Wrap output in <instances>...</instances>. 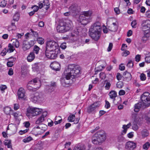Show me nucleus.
Listing matches in <instances>:
<instances>
[{
	"label": "nucleus",
	"mask_w": 150,
	"mask_h": 150,
	"mask_svg": "<svg viewBox=\"0 0 150 150\" xmlns=\"http://www.w3.org/2000/svg\"><path fill=\"white\" fill-rule=\"evenodd\" d=\"M132 128L134 130L136 131L139 128V127L137 124H136L135 122L134 123L132 126Z\"/></svg>",
	"instance_id": "603ef678"
},
{
	"label": "nucleus",
	"mask_w": 150,
	"mask_h": 150,
	"mask_svg": "<svg viewBox=\"0 0 150 150\" xmlns=\"http://www.w3.org/2000/svg\"><path fill=\"white\" fill-rule=\"evenodd\" d=\"M98 101L95 102L88 107L87 109V112L90 113L94 112L96 108L99 107L100 105Z\"/></svg>",
	"instance_id": "f8f14e48"
},
{
	"label": "nucleus",
	"mask_w": 150,
	"mask_h": 150,
	"mask_svg": "<svg viewBox=\"0 0 150 150\" xmlns=\"http://www.w3.org/2000/svg\"><path fill=\"white\" fill-rule=\"evenodd\" d=\"M30 100L34 103H38L42 102L44 99V94L41 92H36L31 95Z\"/></svg>",
	"instance_id": "0eeeda50"
},
{
	"label": "nucleus",
	"mask_w": 150,
	"mask_h": 150,
	"mask_svg": "<svg viewBox=\"0 0 150 150\" xmlns=\"http://www.w3.org/2000/svg\"><path fill=\"white\" fill-rule=\"evenodd\" d=\"M42 2L44 6H45V8L47 10L50 8V4L48 0H44Z\"/></svg>",
	"instance_id": "bb28decb"
},
{
	"label": "nucleus",
	"mask_w": 150,
	"mask_h": 150,
	"mask_svg": "<svg viewBox=\"0 0 150 150\" xmlns=\"http://www.w3.org/2000/svg\"><path fill=\"white\" fill-rule=\"evenodd\" d=\"M31 85H33L34 86L37 88V89H39L41 85V82L37 78H35L31 81H29L28 83L31 82Z\"/></svg>",
	"instance_id": "4468645a"
},
{
	"label": "nucleus",
	"mask_w": 150,
	"mask_h": 150,
	"mask_svg": "<svg viewBox=\"0 0 150 150\" xmlns=\"http://www.w3.org/2000/svg\"><path fill=\"white\" fill-rule=\"evenodd\" d=\"M140 78L142 81H145L146 79L145 75L144 73H142L140 75Z\"/></svg>",
	"instance_id": "864d4df0"
},
{
	"label": "nucleus",
	"mask_w": 150,
	"mask_h": 150,
	"mask_svg": "<svg viewBox=\"0 0 150 150\" xmlns=\"http://www.w3.org/2000/svg\"><path fill=\"white\" fill-rule=\"evenodd\" d=\"M110 107V105L109 103L107 101H105V107L107 108H109Z\"/></svg>",
	"instance_id": "338daca9"
},
{
	"label": "nucleus",
	"mask_w": 150,
	"mask_h": 150,
	"mask_svg": "<svg viewBox=\"0 0 150 150\" xmlns=\"http://www.w3.org/2000/svg\"><path fill=\"white\" fill-rule=\"evenodd\" d=\"M123 75L124 76L125 80L127 81H129L131 79L132 76L131 74L127 71H126L123 73Z\"/></svg>",
	"instance_id": "aec40b11"
},
{
	"label": "nucleus",
	"mask_w": 150,
	"mask_h": 150,
	"mask_svg": "<svg viewBox=\"0 0 150 150\" xmlns=\"http://www.w3.org/2000/svg\"><path fill=\"white\" fill-rule=\"evenodd\" d=\"M141 58V56L140 55L137 54L136 55L135 57V61L137 62H139L140 61Z\"/></svg>",
	"instance_id": "052dcab7"
},
{
	"label": "nucleus",
	"mask_w": 150,
	"mask_h": 150,
	"mask_svg": "<svg viewBox=\"0 0 150 150\" xmlns=\"http://www.w3.org/2000/svg\"><path fill=\"white\" fill-rule=\"evenodd\" d=\"M127 66L128 67H133V63L132 61H129L128 63L127 64Z\"/></svg>",
	"instance_id": "6e6d98bb"
},
{
	"label": "nucleus",
	"mask_w": 150,
	"mask_h": 150,
	"mask_svg": "<svg viewBox=\"0 0 150 150\" xmlns=\"http://www.w3.org/2000/svg\"><path fill=\"white\" fill-rule=\"evenodd\" d=\"M64 73L66 74L65 77L61 80V82L63 86H66L69 83V80L71 78L75 79L79 76L80 74V68L78 65L70 64Z\"/></svg>",
	"instance_id": "f257e3e1"
},
{
	"label": "nucleus",
	"mask_w": 150,
	"mask_h": 150,
	"mask_svg": "<svg viewBox=\"0 0 150 150\" xmlns=\"http://www.w3.org/2000/svg\"><path fill=\"white\" fill-rule=\"evenodd\" d=\"M146 57L145 58L146 62L147 63H150V52H147L146 54Z\"/></svg>",
	"instance_id": "7c9ffc66"
},
{
	"label": "nucleus",
	"mask_w": 150,
	"mask_h": 150,
	"mask_svg": "<svg viewBox=\"0 0 150 150\" xmlns=\"http://www.w3.org/2000/svg\"><path fill=\"white\" fill-rule=\"evenodd\" d=\"M39 125V126H35L33 129H35L36 128L40 129L42 131V132H44L46 130L47 128V125L44 124H41Z\"/></svg>",
	"instance_id": "6ab92c4d"
},
{
	"label": "nucleus",
	"mask_w": 150,
	"mask_h": 150,
	"mask_svg": "<svg viewBox=\"0 0 150 150\" xmlns=\"http://www.w3.org/2000/svg\"><path fill=\"white\" fill-rule=\"evenodd\" d=\"M7 51H6V48H5L3 50L1 53V54L2 56H5L6 53L7 52H6Z\"/></svg>",
	"instance_id": "774afa93"
},
{
	"label": "nucleus",
	"mask_w": 150,
	"mask_h": 150,
	"mask_svg": "<svg viewBox=\"0 0 150 150\" xmlns=\"http://www.w3.org/2000/svg\"><path fill=\"white\" fill-rule=\"evenodd\" d=\"M58 47L57 43L55 42L54 41H48L47 43L46 50L55 51Z\"/></svg>",
	"instance_id": "1a4fd4ad"
},
{
	"label": "nucleus",
	"mask_w": 150,
	"mask_h": 150,
	"mask_svg": "<svg viewBox=\"0 0 150 150\" xmlns=\"http://www.w3.org/2000/svg\"><path fill=\"white\" fill-rule=\"evenodd\" d=\"M150 146V143L147 142L143 146V148L144 149L147 150Z\"/></svg>",
	"instance_id": "c03bdc74"
},
{
	"label": "nucleus",
	"mask_w": 150,
	"mask_h": 150,
	"mask_svg": "<svg viewBox=\"0 0 150 150\" xmlns=\"http://www.w3.org/2000/svg\"><path fill=\"white\" fill-rule=\"evenodd\" d=\"M136 146V144L134 142H128L126 143L125 148L127 149L133 150Z\"/></svg>",
	"instance_id": "f3484780"
},
{
	"label": "nucleus",
	"mask_w": 150,
	"mask_h": 150,
	"mask_svg": "<svg viewBox=\"0 0 150 150\" xmlns=\"http://www.w3.org/2000/svg\"><path fill=\"white\" fill-rule=\"evenodd\" d=\"M106 139V136L105 131L100 130L98 131L92 137L93 143L96 145H100Z\"/></svg>",
	"instance_id": "39448f33"
},
{
	"label": "nucleus",
	"mask_w": 150,
	"mask_h": 150,
	"mask_svg": "<svg viewBox=\"0 0 150 150\" xmlns=\"http://www.w3.org/2000/svg\"><path fill=\"white\" fill-rule=\"evenodd\" d=\"M145 120L148 122L150 123V112L148 113L144 117Z\"/></svg>",
	"instance_id": "58836bf2"
},
{
	"label": "nucleus",
	"mask_w": 150,
	"mask_h": 150,
	"mask_svg": "<svg viewBox=\"0 0 150 150\" xmlns=\"http://www.w3.org/2000/svg\"><path fill=\"white\" fill-rule=\"evenodd\" d=\"M4 144L7 146L8 148L12 149V146L11 144V140H6L4 142Z\"/></svg>",
	"instance_id": "c85d7f7f"
},
{
	"label": "nucleus",
	"mask_w": 150,
	"mask_h": 150,
	"mask_svg": "<svg viewBox=\"0 0 150 150\" xmlns=\"http://www.w3.org/2000/svg\"><path fill=\"white\" fill-rule=\"evenodd\" d=\"M8 49L7 50L6 52L11 53L13 52L15 50L13 46L10 43L8 44Z\"/></svg>",
	"instance_id": "c756f323"
},
{
	"label": "nucleus",
	"mask_w": 150,
	"mask_h": 150,
	"mask_svg": "<svg viewBox=\"0 0 150 150\" xmlns=\"http://www.w3.org/2000/svg\"><path fill=\"white\" fill-rule=\"evenodd\" d=\"M33 140L32 138L30 137H28L27 138L24 139L23 140V141L24 143H27L29 142L30 141Z\"/></svg>",
	"instance_id": "79ce46f5"
},
{
	"label": "nucleus",
	"mask_w": 150,
	"mask_h": 150,
	"mask_svg": "<svg viewBox=\"0 0 150 150\" xmlns=\"http://www.w3.org/2000/svg\"><path fill=\"white\" fill-rule=\"evenodd\" d=\"M7 88V87L5 85H2L0 86V89L2 91H4Z\"/></svg>",
	"instance_id": "69168bd1"
},
{
	"label": "nucleus",
	"mask_w": 150,
	"mask_h": 150,
	"mask_svg": "<svg viewBox=\"0 0 150 150\" xmlns=\"http://www.w3.org/2000/svg\"><path fill=\"white\" fill-rule=\"evenodd\" d=\"M11 111V109L9 107H6L4 108V112L7 115H9L10 114Z\"/></svg>",
	"instance_id": "c9c22d12"
},
{
	"label": "nucleus",
	"mask_w": 150,
	"mask_h": 150,
	"mask_svg": "<svg viewBox=\"0 0 150 150\" xmlns=\"http://www.w3.org/2000/svg\"><path fill=\"white\" fill-rule=\"evenodd\" d=\"M142 136L143 138L146 137L149 135V132L146 129H143L141 132Z\"/></svg>",
	"instance_id": "393cba45"
},
{
	"label": "nucleus",
	"mask_w": 150,
	"mask_h": 150,
	"mask_svg": "<svg viewBox=\"0 0 150 150\" xmlns=\"http://www.w3.org/2000/svg\"><path fill=\"white\" fill-rule=\"evenodd\" d=\"M30 31L31 32H30V33H31V35H33L35 37H38V34L37 32L34 31L32 29L30 30Z\"/></svg>",
	"instance_id": "37998d69"
},
{
	"label": "nucleus",
	"mask_w": 150,
	"mask_h": 150,
	"mask_svg": "<svg viewBox=\"0 0 150 150\" xmlns=\"http://www.w3.org/2000/svg\"><path fill=\"white\" fill-rule=\"evenodd\" d=\"M45 120V119L41 116L38 117L35 122L36 124L39 125L43 122Z\"/></svg>",
	"instance_id": "b1692460"
},
{
	"label": "nucleus",
	"mask_w": 150,
	"mask_h": 150,
	"mask_svg": "<svg viewBox=\"0 0 150 150\" xmlns=\"http://www.w3.org/2000/svg\"><path fill=\"white\" fill-rule=\"evenodd\" d=\"M131 126V124L130 123H129L127 125H123L122 126V128L124 129L122 130V132L125 134L127 132V129L129 128Z\"/></svg>",
	"instance_id": "a878e982"
},
{
	"label": "nucleus",
	"mask_w": 150,
	"mask_h": 150,
	"mask_svg": "<svg viewBox=\"0 0 150 150\" xmlns=\"http://www.w3.org/2000/svg\"><path fill=\"white\" fill-rule=\"evenodd\" d=\"M31 47V46H30V44H29V43H27L26 44H23V48L24 51H25L29 49Z\"/></svg>",
	"instance_id": "72a5a7b5"
},
{
	"label": "nucleus",
	"mask_w": 150,
	"mask_h": 150,
	"mask_svg": "<svg viewBox=\"0 0 150 150\" xmlns=\"http://www.w3.org/2000/svg\"><path fill=\"white\" fill-rule=\"evenodd\" d=\"M127 45L125 44H123L122 45L121 50H125L127 49Z\"/></svg>",
	"instance_id": "0e129e2a"
},
{
	"label": "nucleus",
	"mask_w": 150,
	"mask_h": 150,
	"mask_svg": "<svg viewBox=\"0 0 150 150\" xmlns=\"http://www.w3.org/2000/svg\"><path fill=\"white\" fill-rule=\"evenodd\" d=\"M109 95L110 96V98L113 99V103L117 105L119 103L118 102L116 101L117 99L119 100V103L121 100L120 98H115L117 96V92L114 91L112 90L110 91L109 93Z\"/></svg>",
	"instance_id": "9b49d317"
},
{
	"label": "nucleus",
	"mask_w": 150,
	"mask_h": 150,
	"mask_svg": "<svg viewBox=\"0 0 150 150\" xmlns=\"http://www.w3.org/2000/svg\"><path fill=\"white\" fill-rule=\"evenodd\" d=\"M32 8H33V11L35 12H37L39 9V7L36 5H34L32 7Z\"/></svg>",
	"instance_id": "13d9d810"
},
{
	"label": "nucleus",
	"mask_w": 150,
	"mask_h": 150,
	"mask_svg": "<svg viewBox=\"0 0 150 150\" xmlns=\"http://www.w3.org/2000/svg\"><path fill=\"white\" fill-rule=\"evenodd\" d=\"M42 113V109L37 108H29L27 109L26 115L27 116H34Z\"/></svg>",
	"instance_id": "6e6552de"
},
{
	"label": "nucleus",
	"mask_w": 150,
	"mask_h": 150,
	"mask_svg": "<svg viewBox=\"0 0 150 150\" xmlns=\"http://www.w3.org/2000/svg\"><path fill=\"white\" fill-rule=\"evenodd\" d=\"M149 39V34H146L142 37V40L143 42H145L146 41Z\"/></svg>",
	"instance_id": "f704fd0d"
},
{
	"label": "nucleus",
	"mask_w": 150,
	"mask_h": 150,
	"mask_svg": "<svg viewBox=\"0 0 150 150\" xmlns=\"http://www.w3.org/2000/svg\"><path fill=\"white\" fill-rule=\"evenodd\" d=\"M39 63H35L32 65V69L34 71H37L39 69V66H38Z\"/></svg>",
	"instance_id": "2f4dec72"
},
{
	"label": "nucleus",
	"mask_w": 150,
	"mask_h": 150,
	"mask_svg": "<svg viewBox=\"0 0 150 150\" xmlns=\"http://www.w3.org/2000/svg\"><path fill=\"white\" fill-rule=\"evenodd\" d=\"M141 99L142 100L135 104L134 107V111L137 112L140 109H143L148 106L150 105V96L149 93L145 92L142 94Z\"/></svg>",
	"instance_id": "f03ea898"
},
{
	"label": "nucleus",
	"mask_w": 150,
	"mask_h": 150,
	"mask_svg": "<svg viewBox=\"0 0 150 150\" xmlns=\"http://www.w3.org/2000/svg\"><path fill=\"white\" fill-rule=\"evenodd\" d=\"M1 4L0 5V7L3 8L4 7L6 6L7 4V1L5 0H4L1 2Z\"/></svg>",
	"instance_id": "8fccbe9b"
},
{
	"label": "nucleus",
	"mask_w": 150,
	"mask_h": 150,
	"mask_svg": "<svg viewBox=\"0 0 150 150\" xmlns=\"http://www.w3.org/2000/svg\"><path fill=\"white\" fill-rule=\"evenodd\" d=\"M19 17L18 14L17 13H16L13 16V20L15 21H18L19 20Z\"/></svg>",
	"instance_id": "09e8293b"
},
{
	"label": "nucleus",
	"mask_w": 150,
	"mask_h": 150,
	"mask_svg": "<svg viewBox=\"0 0 150 150\" xmlns=\"http://www.w3.org/2000/svg\"><path fill=\"white\" fill-rule=\"evenodd\" d=\"M39 47L37 45H35L34 47L33 51V52L36 53L37 54L38 53L39 51Z\"/></svg>",
	"instance_id": "ea45409f"
},
{
	"label": "nucleus",
	"mask_w": 150,
	"mask_h": 150,
	"mask_svg": "<svg viewBox=\"0 0 150 150\" xmlns=\"http://www.w3.org/2000/svg\"><path fill=\"white\" fill-rule=\"evenodd\" d=\"M122 77V76L119 73H117V75L116 76V78L118 80H121Z\"/></svg>",
	"instance_id": "680f3d73"
},
{
	"label": "nucleus",
	"mask_w": 150,
	"mask_h": 150,
	"mask_svg": "<svg viewBox=\"0 0 150 150\" xmlns=\"http://www.w3.org/2000/svg\"><path fill=\"white\" fill-rule=\"evenodd\" d=\"M32 82L28 83L26 86V88L27 89L30 91L35 92L38 89H37V88L35 87H33V86H30L32 84Z\"/></svg>",
	"instance_id": "412c9836"
},
{
	"label": "nucleus",
	"mask_w": 150,
	"mask_h": 150,
	"mask_svg": "<svg viewBox=\"0 0 150 150\" xmlns=\"http://www.w3.org/2000/svg\"><path fill=\"white\" fill-rule=\"evenodd\" d=\"M142 29L144 31L149 30L150 28V21L149 20L144 21L142 24Z\"/></svg>",
	"instance_id": "2eb2a0df"
},
{
	"label": "nucleus",
	"mask_w": 150,
	"mask_h": 150,
	"mask_svg": "<svg viewBox=\"0 0 150 150\" xmlns=\"http://www.w3.org/2000/svg\"><path fill=\"white\" fill-rule=\"evenodd\" d=\"M69 10L73 15H76L79 12L78 6L76 4H73L69 8Z\"/></svg>",
	"instance_id": "ddd939ff"
},
{
	"label": "nucleus",
	"mask_w": 150,
	"mask_h": 150,
	"mask_svg": "<svg viewBox=\"0 0 150 150\" xmlns=\"http://www.w3.org/2000/svg\"><path fill=\"white\" fill-rule=\"evenodd\" d=\"M123 86V83L122 81H119L116 84L117 87L118 88H122Z\"/></svg>",
	"instance_id": "a19ab883"
},
{
	"label": "nucleus",
	"mask_w": 150,
	"mask_h": 150,
	"mask_svg": "<svg viewBox=\"0 0 150 150\" xmlns=\"http://www.w3.org/2000/svg\"><path fill=\"white\" fill-rule=\"evenodd\" d=\"M99 67H101V69H98V67H97L95 69V74H96L97 72L100 71L102 70V69L104 68V67L102 66H99Z\"/></svg>",
	"instance_id": "3c124183"
},
{
	"label": "nucleus",
	"mask_w": 150,
	"mask_h": 150,
	"mask_svg": "<svg viewBox=\"0 0 150 150\" xmlns=\"http://www.w3.org/2000/svg\"><path fill=\"white\" fill-rule=\"evenodd\" d=\"M99 76L102 79H104L106 78V75L104 72H101L99 74Z\"/></svg>",
	"instance_id": "5fc2aeb1"
},
{
	"label": "nucleus",
	"mask_w": 150,
	"mask_h": 150,
	"mask_svg": "<svg viewBox=\"0 0 150 150\" xmlns=\"http://www.w3.org/2000/svg\"><path fill=\"white\" fill-rule=\"evenodd\" d=\"M91 13L89 11H84L83 13L80 15L79 19L81 23L86 25L90 22L91 19Z\"/></svg>",
	"instance_id": "423d86ee"
},
{
	"label": "nucleus",
	"mask_w": 150,
	"mask_h": 150,
	"mask_svg": "<svg viewBox=\"0 0 150 150\" xmlns=\"http://www.w3.org/2000/svg\"><path fill=\"white\" fill-rule=\"evenodd\" d=\"M50 66L53 70L56 71H59L60 69V64L57 62H53L52 63Z\"/></svg>",
	"instance_id": "dca6fc26"
},
{
	"label": "nucleus",
	"mask_w": 150,
	"mask_h": 150,
	"mask_svg": "<svg viewBox=\"0 0 150 150\" xmlns=\"http://www.w3.org/2000/svg\"><path fill=\"white\" fill-rule=\"evenodd\" d=\"M137 24V21L134 20L131 23V25L133 28H135L136 27Z\"/></svg>",
	"instance_id": "de8ad7c7"
},
{
	"label": "nucleus",
	"mask_w": 150,
	"mask_h": 150,
	"mask_svg": "<svg viewBox=\"0 0 150 150\" xmlns=\"http://www.w3.org/2000/svg\"><path fill=\"white\" fill-rule=\"evenodd\" d=\"M85 149V147L84 145L79 144L74 147L73 150H84Z\"/></svg>",
	"instance_id": "4be33fe9"
},
{
	"label": "nucleus",
	"mask_w": 150,
	"mask_h": 150,
	"mask_svg": "<svg viewBox=\"0 0 150 150\" xmlns=\"http://www.w3.org/2000/svg\"><path fill=\"white\" fill-rule=\"evenodd\" d=\"M125 140V138L122 135H120L118 136L117 138L118 142H123Z\"/></svg>",
	"instance_id": "49530a36"
},
{
	"label": "nucleus",
	"mask_w": 150,
	"mask_h": 150,
	"mask_svg": "<svg viewBox=\"0 0 150 150\" xmlns=\"http://www.w3.org/2000/svg\"><path fill=\"white\" fill-rule=\"evenodd\" d=\"M18 99H25V95L24 91L22 88H21L18 90Z\"/></svg>",
	"instance_id": "a211bd4d"
},
{
	"label": "nucleus",
	"mask_w": 150,
	"mask_h": 150,
	"mask_svg": "<svg viewBox=\"0 0 150 150\" xmlns=\"http://www.w3.org/2000/svg\"><path fill=\"white\" fill-rule=\"evenodd\" d=\"M37 40L38 43L41 45L44 44V40L42 38H38L37 39Z\"/></svg>",
	"instance_id": "a18cd8bd"
},
{
	"label": "nucleus",
	"mask_w": 150,
	"mask_h": 150,
	"mask_svg": "<svg viewBox=\"0 0 150 150\" xmlns=\"http://www.w3.org/2000/svg\"><path fill=\"white\" fill-rule=\"evenodd\" d=\"M35 58V55L34 52H30L27 57V60L29 62L32 61Z\"/></svg>",
	"instance_id": "5701e85b"
},
{
	"label": "nucleus",
	"mask_w": 150,
	"mask_h": 150,
	"mask_svg": "<svg viewBox=\"0 0 150 150\" xmlns=\"http://www.w3.org/2000/svg\"><path fill=\"white\" fill-rule=\"evenodd\" d=\"M45 54L47 58L51 59H55L57 56V54L55 51L45 50Z\"/></svg>",
	"instance_id": "9d476101"
},
{
	"label": "nucleus",
	"mask_w": 150,
	"mask_h": 150,
	"mask_svg": "<svg viewBox=\"0 0 150 150\" xmlns=\"http://www.w3.org/2000/svg\"><path fill=\"white\" fill-rule=\"evenodd\" d=\"M54 89L50 86H47L46 87L47 90L48 91V92L49 93H51L54 90Z\"/></svg>",
	"instance_id": "e433bc0d"
},
{
	"label": "nucleus",
	"mask_w": 150,
	"mask_h": 150,
	"mask_svg": "<svg viewBox=\"0 0 150 150\" xmlns=\"http://www.w3.org/2000/svg\"><path fill=\"white\" fill-rule=\"evenodd\" d=\"M75 117L74 115H70L68 118V120L70 122H73L75 119Z\"/></svg>",
	"instance_id": "4c0bfd02"
},
{
	"label": "nucleus",
	"mask_w": 150,
	"mask_h": 150,
	"mask_svg": "<svg viewBox=\"0 0 150 150\" xmlns=\"http://www.w3.org/2000/svg\"><path fill=\"white\" fill-rule=\"evenodd\" d=\"M13 41V45H14L16 48H18L19 46V42L17 39H13L12 40Z\"/></svg>",
	"instance_id": "cd10ccee"
},
{
	"label": "nucleus",
	"mask_w": 150,
	"mask_h": 150,
	"mask_svg": "<svg viewBox=\"0 0 150 150\" xmlns=\"http://www.w3.org/2000/svg\"><path fill=\"white\" fill-rule=\"evenodd\" d=\"M101 32L100 23L97 22L91 26L89 30V35L92 39L94 40L97 41L100 37Z\"/></svg>",
	"instance_id": "7ed1b4c3"
},
{
	"label": "nucleus",
	"mask_w": 150,
	"mask_h": 150,
	"mask_svg": "<svg viewBox=\"0 0 150 150\" xmlns=\"http://www.w3.org/2000/svg\"><path fill=\"white\" fill-rule=\"evenodd\" d=\"M112 44L111 43H110L109 44V45L107 49V50L108 52H110L111 50L112 47Z\"/></svg>",
	"instance_id": "e2e57ef3"
},
{
	"label": "nucleus",
	"mask_w": 150,
	"mask_h": 150,
	"mask_svg": "<svg viewBox=\"0 0 150 150\" xmlns=\"http://www.w3.org/2000/svg\"><path fill=\"white\" fill-rule=\"evenodd\" d=\"M129 53L130 52L128 50H125L122 53V55L123 56L126 57L129 54Z\"/></svg>",
	"instance_id": "4d7b16f0"
},
{
	"label": "nucleus",
	"mask_w": 150,
	"mask_h": 150,
	"mask_svg": "<svg viewBox=\"0 0 150 150\" xmlns=\"http://www.w3.org/2000/svg\"><path fill=\"white\" fill-rule=\"evenodd\" d=\"M62 121V119L57 120V118H55L54 123L55 125H57L60 123Z\"/></svg>",
	"instance_id": "bf43d9fd"
},
{
	"label": "nucleus",
	"mask_w": 150,
	"mask_h": 150,
	"mask_svg": "<svg viewBox=\"0 0 150 150\" xmlns=\"http://www.w3.org/2000/svg\"><path fill=\"white\" fill-rule=\"evenodd\" d=\"M105 85V88L106 90H109L111 86V84L107 80H105L104 81Z\"/></svg>",
	"instance_id": "473e14b6"
},
{
	"label": "nucleus",
	"mask_w": 150,
	"mask_h": 150,
	"mask_svg": "<svg viewBox=\"0 0 150 150\" xmlns=\"http://www.w3.org/2000/svg\"><path fill=\"white\" fill-rule=\"evenodd\" d=\"M73 26L71 21L68 20L65 22L62 20H60L58 24L57 30L59 33H64L71 29Z\"/></svg>",
	"instance_id": "20e7f679"
}]
</instances>
